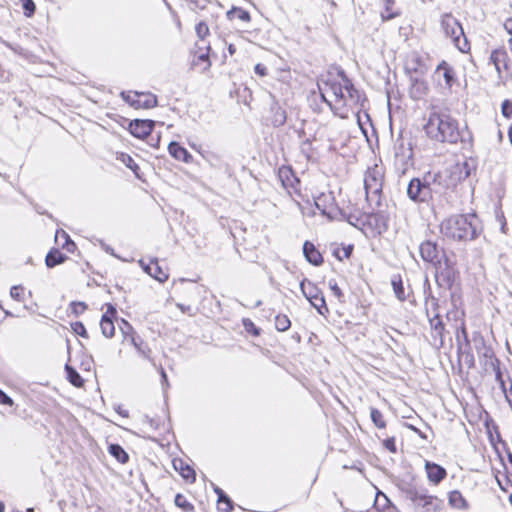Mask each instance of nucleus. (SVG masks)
Instances as JSON below:
<instances>
[{"label":"nucleus","instance_id":"f257e3e1","mask_svg":"<svg viewBox=\"0 0 512 512\" xmlns=\"http://www.w3.org/2000/svg\"><path fill=\"white\" fill-rule=\"evenodd\" d=\"M340 80L329 79L318 84L320 96L332 112L340 118H346L349 110L363 105V95L357 90L351 80L344 74L339 73Z\"/></svg>","mask_w":512,"mask_h":512},{"label":"nucleus","instance_id":"f03ea898","mask_svg":"<svg viewBox=\"0 0 512 512\" xmlns=\"http://www.w3.org/2000/svg\"><path fill=\"white\" fill-rule=\"evenodd\" d=\"M458 178L449 170L428 172L422 178L415 177L407 186V196L415 203H428L434 195L456 186Z\"/></svg>","mask_w":512,"mask_h":512},{"label":"nucleus","instance_id":"7ed1b4c3","mask_svg":"<svg viewBox=\"0 0 512 512\" xmlns=\"http://www.w3.org/2000/svg\"><path fill=\"white\" fill-rule=\"evenodd\" d=\"M424 130L430 139L442 143H456L460 136L457 120L436 106L431 107Z\"/></svg>","mask_w":512,"mask_h":512},{"label":"nucleus","instance_id":"20e7f679","mask_svg":"<svg viewBox=\"0 0 512 512\" xmlns=\"http://www.w3.org/2000/svg\"><path fill=\"white\" fill-rule=\"evenodd\" d=\"M440 229L444 236L459 241L473 240L480 233L475 214L453 215L441 223Z\"/></svg>","mask_w":512,"mask_h":512},{"label":"nucleus","instance_id":"39448f33","mask_svg":"<svg viewBox=\"0 0 512 512\" xmlns=\"http://www.w3.org/2000/svg\"><path fill=\"white\" fill-rule=\"evenodd\" d=\"M405 493L406 498L419 512H439L443 507V500L430 495L424 487L412 486Z\"/></svg>","mask_w":512,"mask_h":512},{"label":"nucleus","instance_id":"423d86ee","mask_svg":"<svg viewBox=\"0 0 512 512\" xmlns=\"http://www.w3.org/2000/svg\"><path fill=\"white\" fill-rule=\"evenodd\" d=\"M384 181V169L380 165H374L365 172L364 187L366 192V200L369 204L380 206L381 194Z\"/></svg>","mask_w":512,"mask_h":512},{"label":"nucleus","instance_id":"0eeeda50","mask_svg":"<svg viewBox=\"0 0 512 512\" xmlns=\"http://www.w3.org/2000/svg\"><path fill=\"white\" fill-rule=\"evenodd\" d=\"M441 26L445 35L452 39V42L459 51L467 52L470 49L463 28L455 17L451 14H444L441 19Z\"/></svg>","mask_w":512,"mask_h":512},{"label":"nucleus","instance_id":"6e6552de","mask_svg":"<svg viewBox=\"0 0 512 512\" xmlns=\"http://www.w3.org/2000/svg\"><path fill=\"white\" fill-rule=\"evenodd\" d=\"M121 97L135 109H150L157 106V97L152 93L128 91L121 92Z\"/></svg>","mask_w":512,"mask_h":512},{"label":"nucleus","instance_id":"1a4fd4ad","mask_svg":"<svg viewBox=\"0 0 512 512\" xmlns=\"http://www.w3.org/2000/svg\"><path fill=\"white\" fill-rule=\"evenodd\" d=\"M122 323L124 326L121 327V330L124 334V340L129 341V343L135 347L140 356L145 359H150L151 350L148 345L144 344L140 337L135 336L133 333L129 334L130 332H133V328L127 321L122 320Z\"/></svg>","mask_w":512,"mask_h":512},{"label":"nucleus","instance_id":"9d476101","mask_svg":"<svg viewBox=\"0 0 512 512\" xmlns=\"http://www.w3.org/2000/svg\"><path fill=\"white\" fill-rule=\"evenodd\" d=\"M395 159L402 165L403 171H405L408 166L413 165V149L411 142L404 139L398 140L395 145Z\"/></svg>","mask_w":512,"mask_h":512},{"label":"nucleus","instance_id":"9b49d317","mask_svg":"<svg viewBox=\"0 0 512 512\" xmlns=\"http://www.w3.org/2000/svg\"><path fill=\"white\" fill-rule=\"evenodd\" d=\"M430 328H431V337L433 340V344L437 348H441L444 344L443 335H444V324L440 319L438 313H435L433 316L428 317Z\"/></svg>","mask_w":512,"mask_h":512},{"label":"nucleus","instance_id":"f8f14e48","mask_svg":"<svg viewBox=\"0 0 512 512\" xmlns=\"http://www.w3.org/2000/svg\"><path fill=\"white\" fill-rule=\"evenodd\" d=\"M154 124L155 122L153 120L135 119L130 122L129 131L134 137L143 139L150 135L154 128Z\"/></svg>","mask_w":512,"mask_h":512},{"label":"nucleus","instance_id":"ddd939ff","mask_svg":"<svg viewBox=\"0 0 512 512\" xmlns=\"http://www.w3.org/2000/svg\"><path fill=\"white\" fill-rule=\"evenodd\" d=\"M139 264L147 274L157 281L163 283L168 279V273L159 266L157 259L150 260L148 264L143 260H139Z\"/></svg>","mask_w":512,"mask_h":512},{"label":"nucleus","instance_id":"4468645a","mask_svg":"<svg viewBox=\"0 0 512 512\" xmlns=\"http://www.w3.org/2000/svg\"><path fill=\"white\" fill-rule=\"evenodd\" d=\"M425 471L429 482L434 485H438L447 476V471L444 467L430 461L425 462Z\"/></svg>","mask_w":512,"mask_h":512},{"label":"nucleus","instance_id":"2eb2a0df","mask_svg":"<svg viewBox=\"0 0 512 512\" xmlns=\"http://www.w3.org/2000/svg\"><path fill=\"white\" fill-rule=\"evenodd\" d=\"M315 206L322 215L332 218L335 201L331 193H322L315 199Z\"/></svg>","mask_w":512,"mask_h":512},{"label":"nucleus","instance_id":"dca6fc26","mask_svg":"<svg viewBox=\"0 0 512 512\" xmlns=\"http://www.w3.org/2000/svg\"><path fill=\"white\" fill-rule=\"evenodd\" d=\"M419 250L424 261L434 263L438 260L439 250L436 243L425 241L420 245Z\"/></svg>","mask_w":512,"mask_h":512},{"label":"nucleus","instance_id":"f3484780","mask_svg":"<svg viewBox=\"0 0 512 512\" xmlns=\"http://www.w3.org/2000/svg\"><path fill=\"white\" fill-rule=\"evenodd\" d=\"M197 48H198L199 52H197L198 54H197L196 58L193 60V65H195V66L202 65V68H201L202 71H207L211 66V63L209 60L210 45L204 44V43H203V45L197 44Z\"/></svg>","mask_w":512,"mask_h":512},{"label":"nucleus","instance_id":"a211bd4d","mask_svg":"<svg viewBox=\"0 0 512 512\" xmlns=\"http://www.w3.org/2000/svg\"><path fill=\"white\" fill-rule=\"evenodd\" d=\"M303 253L309 263L315 266L322 264L323 257L313 243L306 241L303 245Z\"/></svg>","mask_w":512,"mask_h":512},{"label":"nucleus","instance_id":"6ab92c4d","mask_svg":"<svg viewBox=\"0 0 512 512\" xmlns=\"http://www.w3.org/2000/svg\"><path fill=\"white\" fill-rule=\"evenodd\" d=\"M168 151L170 155L176 160L183 161L185 163L192 161V155L178 142H171L168 146Z\"/></svg>","mask_w":512,"mask_h":512},{"label":"nucleus","instance_id":"aec40b11","mask_svg":"<svg viewBox=\"0 0 512 512\" xmlns=\"http://www.w3.org/2000/svg\"><path fill=\"white\" fill-rule=\"evenodd\" d=\"M173 467L176 471H179V473L185 480H187L191 483L195 481V479H196L195 471L187 463H185L182 459H174Z\"/></svg>","mask_w":512,"mask_h":512},{"label":"nucleus","instance_id":"412c9836","mask_svg":"<svg viewBox=\"0 0 512 512\" xmlns=\"http://www.w3.org/2000/svg\"><path fill=\"white\" fill-rule=\"evenodd\" d=\"M300 288L302 294L308 301H312L313 299L323 294L322 291L314 283L307 279L301 281Z\"/></svg>","mask_w":512,"mask_h":512},{"label":"nucleus","instance_id":"4be33fe9","mask_svg":"<svg viewBox=\"0 0 512 512\" xmlns=\"http://www.w3.org/2000/svg\"><path fill=\"white\" fill-rule=\"evenodd\" d=\"M449 505L458 510H468L469 504L458 490L451 491L448 496Z\"/></svg>","mask_w":512,"mask_h":512},{"label":"nucleus","instance_id":"5701e85b","mask_svg":"<svg viewBox=\"0 0 512 512\" xmlns=\"http://www.w3.org/2000/svg\"><path fill=\"white\" fill-rule=\"evenodd\" d=\"M410 93L414 99L423 98L428 93V85L426 81L417 78L413 79Z\"/></svg>","mask_w":512,"mask_h":512},{"label":"nucleus","instance_id":"b1692460","mask_svg":"<svg viewBox=\"0 0 512 512\" xmlns=\"http://www.w3.org/2000/svg\"><path fill=\"white\" fill-rule=\"evenodd\" d=\"M67 256L61 253L58 249H52L48 252L45 258V264L49 268L62 264L67 260Z\"/></svg>","mask_w":512,"mask_h":512},{"label":"nucleus","instance_id":"393cba45","mask_svg":"<svg viewBox=\"0 0 512 512\" xmlns=\"http://www.w3.org/2000/svg\"><path fill=\"white\" fill-rule=\"evenodd\" d=\"M391 285L396 298L403 302L408 298V294L405 292L403 281L400 275H394L391 279Z\"/></svg>","mask_w":512,"mask_h":512},{"label":"nucleus","instance_id":"a878e982","mask_svg":"<svg viewBox=\"0 0 512 512\" xmlns=\"http://www.w3.org/2000/svg\"><path fill=\"white\" fill-rule=\"evenodd\" d=\"M440 73H442L446 86L451 87L454 81V73L445 61H442L436 68V74L439 75Z\"/></svg>","mask_w":512,"mask_h":512},{"label":"nucleus","instance_id":"bb28decb","mask_svg":"<svg viewBox=\"0 0 512 512\" xmlns=\"http://www.w3.org/2000/svg\"><path fill=\"white\" fill-rule=\"evenodd\" d=\"M100 328H101L102 334L105 337L111 338L114 336L115 326H114L112 318L110 316H108L107 314H104L102 316L101 321H100Z\"/></svg>","mask_w":512,"mask_h":512},{"label":"nucleus","instance_id":"cd10ccee","mask_svg":"<svg viewBox=\"0 0 512 512\" xmlns=\"http://www.w3.org/2000/svg\"><path fill=\"white\" fill-rule=\"evenodd\" d=\"M109 453L117 459L118 462L124 464L129 460L126 451L119 444H111L108 447Z\"/></svg>","mask_w":512,"mask_h":512},{"label":"nucleus","instance_id":"c85d7f7f","mask_svg":"<svg viewBox=\"0 0 512 512\" xmlns=\"http://www.w3.org/2000/svg\"><path fill=\"white\" fill-rule=\"evenodd\" d=\"M227 17L230 20L238 19L243 22H249L251 19L248 11H246L242 8H237V7H233L231 10H229L227 12Z\"/></svg>","mask_w":512,"mask_h":512},{"label":"nucleus","instance_id":"c756f323","mask_svg":"<svg viewBox=\"0 0 512 512\" xmlns=\"http://www.w3.org/2000/svg\"><path fill=\"white\" fill-rule=\"evenodd\" d=\"M117 160L121 161L127 168L132 170L137 177H139V166L136 164L134 159L129 154L123 152L118 153Z\"/></svg>","mask_w":512,"mask_h":512},{"label":"nucleus","instance_id":"7c9ffc66","mask_svg":"<svg viewBox=\"0 0 512 512\" xmlns=\"http://www.w3.org/2000/svg\"><path fill=\"white\" fill-rule=\"evenodd\" d=\"M65 371L69 382L75 387H81L83 385V379L80 374L71 366L66 365Z\"/></svg>","mask_w":512,"mask_h":512},{"label":"nucleus","instance_id":"2f4dec72","mask_svg":"<svg viewBox=\"0 0 512 512\" xmlns=\"http://www.w3.org/2000/svg\"><path fill=\"white\" fill-rule=\"evenodd\" d=\"M370 417H371L373 424L377 428L383 429L386 427V422L384 420V416L381 413V411H379L377 408H374V407L370 408Z\"/></svg>","mask_w":512,"mask_h":512},{"label":"nucleus","instance_id":"473e14b6","mask_svg":"<svg viewBox=\"0 0 512 512\" xmlns=\"http://www.w3.org/2000/svg\"><path fill=\"white\" fill-rule=\"evenodd\" d=\"M291 326V321L287 315L279 314L275 317V327L278 331H287Z\"/></svg>","mask_w":512,"mask_h":512},{"label":"nucleus","instance_id":"72a5a7b5","mask_svg":"<svg viewBox=\"0 0 512 512\" xmlns=\"http://www.w3.org/2000/svg\"><path fill=\"white\" fill-rule=\"evenodd\" d=\"M286 122V112L280 107H275L273 109V117H272V124L275 127H279L284 125Z\"/></svg>","mask_w":512,"mask_h":512},{"label":"nucleus","instance_id":"f704fd0d","mask_svg":"<svg viewBox=\"0 0 512 512\" xmlns=\"http://www.w3.org/2000/svg\"><path fill=\"white\" fill-rule=\"evenodd\" d=\"M309 302L319 314L325 316L329 312L323 294Z\"/></svg>","mask_w":512,"mask_h":512},{"label":"nucleus","instance_id":"c9c22d12","mask_svg":"<svg viewBox=\"0 0 512 512\" xmlns=\"http://www.w3.org/2000/svg\"><path fill=\"white\" fill-rule=\"evenodd\" d=\"M174 503L177 507L181 508L184 512H191L194 506L180 493L175 496Z\"/></svg>","mask_w":512,"mask_h":512},{"label":"nucleus","instance_id":"e433bc0d","mask_svg":"<svg viewBox=\"0 0 512 512\" xmlns=\"http://www.w3.org/2000/svg\"><path fill=\"white\" fill-rule=\"evenodd\" d=\"M506 57H507V54L505 51L495 50L492 52L490 59L494 63L498 72H500V64L501 63L505 64Z\"/></svg>","mask_w":512,"mask_h":512},{"label":"nucleus","instance_id":"4c0bfd02","mask_svg":"<svg viewBox=\"0 0 512 512\" xmlns=\"http://www.w3.org/2000/svg\"><path fill=\"white\" fill-rule=\"evenodd\" d=\"M383 2L385 5V11L381 13V18L383 21L391 20L399 15L397 12H391V7L394 4V0H383Z\"/></svg>","mask_w":512,"mask_h":512},{"label":"nucleus","instance_id":"58836bf2","mask_svg":"<svg viewBox=\"0 0 512 512\" xmlns=\"http://www.w3.org/2000/svg\"><path fill=\"white\" fill-rule=\"evenodd\" d=\"M425 305H426L427 317H431V314L433 316L435 313H438L437 310H438L439 305H438L437 298H435L433 296L427 297Z\"/></svg>","mask_w":512,"mask_h":512},{"label":"nucleus","instance_id":"ea45409f","mask_svg":"<svg viewBox=\"0 0 512 512\" xmlns=\"http://www.w3.org/2000/svg\"><path fill=\"white\" fill-rule=\"evenodd\" d=\"M59 237L64 239V243L62 244V248L66 249L68 252H73L75 248V243L70 239L69 235L65 231L57 232L56 233V240L59 239Z\"/></svg>","mask_w":512,"mask_h":512},{"label":"nucleus","instance_id":"a19ab883","mask_svg":"<svg viewBox=\"0 0 512 512\" xmlns=\"http://www.w3.org/2000/svg\"><path fill=\"white\" fill-rule=\"evenodd\" d=\"M456 339L458 342L459 350L462 349V341L465 342L466 345H469V339H468L467 331H466L464 324H462V326L460 327V330L457 332Z\"/></svg>","mask_w":512,"mask_h":512},{"label":"nucleus","instance_id":"79ce46f5","mask_svg":"<svg viewBox=\"0 0 512 512\" xmlns=\"http://www.w3.org/2000/svg\"><path fill=\"white\" fill-rule=\"evenodd\" d=\"M196 34L198 36V38L203 42L205 37L209 34V27L207 26V24L205 22H199L197 25H196Z\"/></svg>","mask_w":512,"mask_h":512},{"label":"nucleus","instance_id":"37998d69","mask_svg":"<svg viewBox=\"0 0 512 512\" xmlns=\"http://www.w3.org/2000/svg\"><path fill=\"white\" fill-rule=\"evenodd\" d=\"M22 7L25 11V14L27 16H31L34 14L35 12V3L33 2V0H22Z\"/></svg>","mask_w":512,"mask_h":512},{"label":"nucleus","instance_id":"c03bdc74","mask_svg":"<svg viewBox=\"0 0 512 512\" xmlns=\"http://www.w3.org/2000/svg\"><path fill=\"white\" fill-rule=\"evenodd\" d=\"M73 331L81 337H87V331L83 323L75 322L71 324Z\"/></svg>","mask_w":512,"mask_h":512},{"label":"nucleus","instance_id":"a18cd8bd","mask_svg":"<svg viewBox=\"0 0 512 512\" xmlns=\"http://www.w3.org/2000/svg\"><path fill=\"white\" fill-rule=\"evenodd\" d=\"M71 308L75 315H80L87 309V305L84 302H72Z\"/></svg>","mask_w":512,"mask_h":512},{"label":"nucleus","instance_id":"49530a36","mask_svg":"<svg viewBox=\"0 0 512 512\" xmlns=\"http://www.w3.org/2000/svg\"><path fill=\"white\" fill-rule=\"evenodd\" d=\"M501 110L504 117L510 118L512 116V101L505 100L502 103Z\"/></svg>","mask_w":512,"mask_h":512},{"label":"nucleus","instance_id":"de8ad7c7","mask_svg":"<svg viewBox=\"0 0 512 512\" xmlns=\"http://www.w3.org/2000/svg\"><path fill=\"white\" fill-rule=\"evenodd\" d=\"M22 291H23L22 286H20V285L12 286L10 289V296L17 301H21L22 300V297H21Z\"/></svg>","mask_w":512,"mask_h":512},{"label":"nucleus","instance_id":"09e8293b","mask_svg":"<svg viewBox=\"0 0 512 512\" xmlns=\"http://www.w3.org/2000/svg\"><path fill=\"white\" fill-rule=\"evenodd\" d=\"M243 324L248 332L256 336L259 335V329L254 325V323L250 319H244Z\"/></svg>","mask_w":512,"mask_h":512},{"label":"nucleus","instance_id":"8fccbe9b","mask_svg":"<svg viewBox=\"0 0 512 512\" xmlns=\"http://www.w3.org/2000/svg\"><path fill=\"white\" fill-rule=\"evenodd\" d=\"M383 446L389 450L391 453H395L396 452V445H395V438L394 437H390V438H387L383 441Z\"/></svg>","mask_w":512,"mask_h":512},{"label":"nucleus","instance_id":"3c124183","mask_svg":"<svg viewBox=\"0 0 512 512\" xmlns=\"http://www.w3.org/2000/svg\"><path fill=\"white\" fill-rule=\"evenodd\" d=\"M0 404L12 406L14 404L13 399L8 396L3 390L0 389Z\"/></svg>","mask_w":512,"mask_h":512},{"label":"nucleus","instance_id":"603ef678","mask_svg":"<svg viewBox=\"0 0 512 512\" xmlns=\"http://www.w3.org/2000/svg\"><path fill=\"white\" fill-rule=\"evenodd\" d=\"M383 500L385 501V505L382 509V512H399L398 509L393 506L388 498L385 495H382Z\"/></svg>","mask_w":512,"mask_h":512},{"label":"nucleus","instance_id":"864d4df0","mask_svg":"<svg viewBox=\"0 0 512 512\" xmlns=\"http://www.w3.org/2000/svg\"><path fill=\"white\" fill-rule=\"evenodd\" d=\"M329 287L331 289V291L333 292V294L337 297V298H340L342 296V291L341 289L338 287L337 283L335 280H330L329 281Z\"/></svg>","mask_w":512,"mask_h":512},{"label":"nucleus","instance_id":"5fc2aeb1","mask_svg":"<svg viewBox=\"0 0 512 512\" xmlns=\"http://www.w3.org/2000/svg\"><path fill=\"white\" fill-rule=\"evenodd\" d=\"M254 71L257 75L263 77L267 75V68L265 65L258 63L254 67Z\"/></svg>","mask_w":512,"mask_h":512},{"label":"nucleus","instance_id":"6e6d98bb","mask_svg":"<svg viewBox=\"0 0 512 512\" xmlns=\"http://www.w3.org/2000/svg\"><path fill=\"white\" fill-rule=\"evenodd\" d=\"M510 380V386L508 388V392H506L505 399L510 407H512V380Z\"/></svg>","mask_w":512,"mask_h":512},{"label":"nucleus","instance_id":"4d7b16f0","mask_svg":"<svg viewBox=\"0 0 512 512\" xmlns=\"http://www.w3.org/2000/svg\"><path fill=\"white\" fill-rule=\"evenodd\" d=\"M177 307L181 310L182 313L192 315V307L190 305L177 303Z\"/></svg>","mask_w":512,"mask_h":512},{"label":"nucleus","instance_id":"13d9d810","mask_svg":"<svg viewBox=\"0 0 512 512\" xmlns=\"http://www.w3.org/2000/svg\"><path fill=\"white\" fill-rule=\"evenodd\" d=\"M494 371H495V379L497 382H501V381H504L505 379L503 378V374L499 368V366H494Z\"/></svg>","mask_w":512,"mask_h":512},{"label":"nucleus","instance_id":"bf43d9fd","mask_svg":"<svg viewBox=\"0 0 512 512\" xmlns=\"http://www.w3.org/2000/svg\"><path fill=\"white\" fill-rule=\"evenodd\" d=\"M144 422L147 423L150 427H152L154 429H157V427H158L157 421L154 420L153 418L148 417V416H145Z\"/></svg>","mask_w":512,"mask_h":512},{"label":"nucleus","instance_id":"052dcab7","mask_svg":"<svg viewBox=\"0 0 512 512\" xmlns=\"http://www.w3.org/2000/svg\"><path fill=\"white\" fill-rule=\"evenodd\" d=\"M504 28L507 31V33L512 37V19H508L504 23Z\"/></svg>","mask_w":512,"mask_h":512},{"label":"nucleus","instance_id":"680f3d73","mask_svg":"<svg viewBox=\"0 0 512 512\" xmlns=\"http://www.w3.org/2000/svg\"><path fill=\"white\" fill-rule=\"evenodd\" d=\"M105 314H107L111 318L115 316L116 309L114 308V306L112 304H107V311Z\"/></svg>","mask_w":512,"mask_h":512},{"label":"nucleus","instance_id":"e2e57ef3","mask_svg":"<svg viewBox=\"0 0 512 512\" xmlns=\"http://www.w3.org/2000/svg\"><path fill=\"white\" fill-rule=\"evenodd\" d=\"M219 510L221 512H230L232 510V502H226L224 507L220 505Z\"/></svg>","mask_w":512,"mask_h":512},{"label":"nucleus","instance_id":"0e129e2a","mask_svg":"<svg viewBox=\"0 0 512 512\" xmlns=\"http://www.w3.org/2000/svg\"><path fill=\"white\" fill-rule=\"evenodd\" d=\"M353 250V246L349 245L345 248H343V257L349 258Z\"/></svg>","mask_w":512,"mask_h":512},{"label":"nucleus","instance_id":"69168bd1","mask_svg":"<svg viewBox=\"0 0 512 512\" xmlns=\"http://www.w3.org/2000/svg\"><path fill=\"white\" fill-rule=\"evenodd\" d=\"M160 374H161V378H162V385L164 386H167L168 385V379H167V374L166 372L164 371L163 368L160 369Z\"/></svg>","mask_w":512,"mask_h":512},{"label":"nucleus","instance_id":"338daca9","mask_svg":"<svg viewBox=\"0 0 512 512\" xmlns=\"http://www.w3.org/2000/svg\"><path fill=\"white\" fill-rule=\"evenodd\" d=\"M498 383H499L501 391L505 395L506 392H508V388L506 387V381L504 380V381H501V382H498Z\"/></svg>","mask_w":512,"mask_h":512},{"label":"nucleus","instance_id":"774afa93","mask_svg":"<svg viewBox=\"0 0 512 512\" xmlns=\"http://www.w3.org/2000/svg\"><path fill=\"white\" fill-rule=\"evenodd\" d=\"M214 491L218 495L219 501H221V497H224V491L222 489H220L219 487H215Z\"/></svg>","mask_w":512,"mask_h":512}]
</instances>
